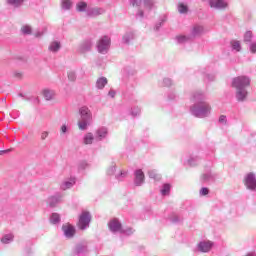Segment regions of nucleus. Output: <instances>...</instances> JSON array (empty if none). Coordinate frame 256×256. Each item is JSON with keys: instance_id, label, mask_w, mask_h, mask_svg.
<instances>
[{"instance_id": "17", "label": "nucleus", "mask_w": 256, "mask_h": 256, "mask_svg": "<svg viewBox=\"0 0 256 256\" xmlns=\"http://www.w3.org/2000/svg\"><path fill=\"white\" fill-rule=\"evenodd\" d=\"M160 192L163 196L169 195L171 193V184H164Z\"/></svg>"}, {"instance_id": "6", "label": "nucleus", "mask_w": 256, "mask_h": 256, "mask_svg": "<svg viewBox=\"0 0 256 256\" xmlns=\"http://www.w3.org/2000/svg\"><path fill=\"white\" fill-rule=\"evenodd\" d=\"M244 184L246 185L247 189H255L256 187V178L255 174L249 173L244 179Z\"/></svg>"}, {"instance_id": "12", "label": "nucleus", "mask_w": 256, "mask_h": 256, "mask_svg": "<svg viewBox=\"0 0 256 256\" xmlns=\"http://www.w3.org/2000/svg\"><path fill=\"white\" fill-rule=\"evenodd\" d=\"M75 255H83V253H87V245L85 244H77L74 249Z\"/></svg>"}, {"instance_id": "37", "label": "nucleus", "mask_w": 256, "mask_h": 256, "mask_svg": "<svg viewBox=\"0 0 256 256\" xmlns=\"http://www.w3.org/2000/svg\"><path fill=\"white\" fill-rule=\"evenodd\" d=\"M48 135H49V133L43 132L42 135H41V139H42V140L47 139Z\"/></svg>"}, {"instance_id": "8", "label": "nucleus", "mask_w": 256, "mask_h": 256, "mask_svg": "<svg viewBox=\"0 0 256 256\" xmlns=\"http://www.w3.org/2000/svg\"><path fill=\"white\" fill-rule=\"evenodd\" d=\"M195 111L198 117H203L205 113L211 111V107H209L207 103L203 102Z\"/></svg>"}, {"instance_id": "31", "label": "nucleus", "mask_w": 256, "mask_h": 256, "mask_svg": "<svg viewBox=\"0 0 256 256\" xmlns=\"http://www.w3.org/2000/svg\"><path fill=\"white\" fill-rule=\"evenodd\" d=\"M11 5H21L23 3V0H8Z\"/></svg>"}, {"instance_id": "3", "label": "nucleus", "mask_w": 256, "mask_h": 256, "mask_svg": "<svg viewBox=\"0 0 256 256\" xmlns=\"http://www.w3.org/2000/svg\"><path fill=\"white\" fill-rule=\"evenodd\" d=\"M214 246L215 243L213 241L202 240L196 245V251H198V253H210Z\"/></svg>"}, {"instance_id": "42", "label": "nucleus", "mask_w": 256, "mask_h": 256, "mask_svg": "<svg viewBox=\"0 0 256 256\" xmlns=\"http://www.w3.org/2000/svg\"><path fill=\"white\" fill-rule=\"evenodd\" d=\"M246 256H256V255L253 253H248Z\"/></svg>"}, {"instance_id": "41", "label": "nucleus", "mask_w": 256, "mask_h": 256, "mask_svg": "<svg viewBox=\"0 0 256 256\" xmlns=\"http://www.w3.org/2000/svg\"><path fill=\"white\" fill-rule=\"evenodd\" d=\"M109 95H111V97H115V93L114 92H109Z\"/></svg>"}, {"instance_id": "24", "label": "nucleus", "mask_w": 256, "mask_h": 256, "mask_svg": "<svg viewBox=\"0 0 256 256\" xmlns=\"http://www.w3.org/2000/svg\"><path fill=\"white\" fill-rule=\"evenodd\" d=\"M251 39H253V32L247 31L244 34V41H245V43H249L251 41Z\"/></svg>"}, {"instance_id": "33", "label": "nucleus", "mask_w": 256, "mask_h": 256, "mask_svg": "<svg viewBox=\"0 0 256 256\" xmlns=\"http://www.w3.org/2000/svg\"><path fill=\"white\" fill-rule=\"evenodd\" d=\"M110 225H121V223L119 222V219L114 218L110 221Z\"/></svg>"}, {"instance_id": "18", "label": "nucleus", "mask_w": 256, "mask_h": 256, "mask_svg": "<svg viewBox=\"0 0 256 256\" xmlns=\"http://www.w3.org/2000/svg\"><path fill=\"white\" fill-rule=\"evenodd\" d=\"M103 13V10L101 8H93L90 12L89 15L90 17H97Z\"/></svg>"}, {"instance_id": "13", "label": "nucleus", "mask_w": 256, "mask_h": 256, "mask_svg": "<svg viewBox=\"0 0 256 256\" xmlns=\"http://www.w3.org/2000/svg\"><path fill=\"white\" fill-rule=\"evenodd\" d=\"M236 97L238 101H245V98L247 97V90L244 88H237Z\"/></svg>"}, {"instance_id": "1", "label": "nucleus", "mask_w": 256, "mask_h": 256, "mask_svg": "<svg viewBox=\"0 0 256 256\" xmlns=\"http://www.w3.org/2000/svg\"><path fill=\"white\" fill-rule=\"evenodd\" d=\"M80 115L81 120L78 122V127L79 129L84 131L85 129H87V125H89V122L92 119L91 110H89L88 107L83 106L80 108Z\"/></svg>"}, {"instance_id": "19", "label": "nucleus", "mask_w": 256, "mask_h": 256, "mask_svg": "<svg viewBox=\"0 0 256 256\" xmlns=\"http://www.w3.org/2000/svg\"><path fill=\"white\" fill-rule=\"evenodd\" d=\"M61 221V218L59 217V214L53 213L50 217V222L53 223V225H57Z\"/></svg>"}, {"instance_id": "29", "label": "nucleus", "mask_w": 256, "mask_h": 256, "mask_svg": "<svg viewBox=\"0 0 256 256\" xmlns=\"http://www.w3.org/2000/svg\"><path fill=\"white\" fill-rule=\"evenodd\" d=\"M202 32H203L202 26H196L193 28V35H201Z\"/></svg>"}, {"instance_id": "9", "label": "nucleus", "mask_w": 256, "mask_h": 256, "mask_svg": "<svg viewBox=\"0 0 256 256\" xmlns=\"http://www.w3.org/2000/svg\"><path fill=\"white\" fill-rule=\"evenodd\" d=\"M210 7L215 9H225L227 7V2L225 0H210Z\"/></svg>"}, {"instance_id": "43", "label": "nucleus", "mask_w": 256, "mask_h": 256, "mask_svg": "<svg viewBox=\"0 0 256 256\" xmlns=\"http://www.w3.org/2000/svg\"><path fill=\"white\" fill-rule=\"evenodd\" d=\"M124 40L126 41V43H129V40H127V37H124Z\"/></svg>"}, {"instance_id": "39", "label": "nucleus", "mask_w": 256, "mask_h": 256, "mask_svg": "<svg viewBox=\"0 0 256 256\" xmlns=\"http://www.w3.org/2000/svg\"><path fill=\"white\" fill-rule=\"evenodd\" d=\"M177 39L178 41H185L187 38L185 36H178Z\"/></svg>"}, {"instance_id": "22", "label": "nucleus", "mask_w": 256, "mask_h": 256, "mask_svg": "<svg viewBox=\"0 0 256 256\" xmlns=\"http://www.w3.org/2000/svg\"><path fill=\"white\" fill-rule=\"evenodd\" d=\"M49 49L50 51L57 52L58 49H61V44L59 42H52Z\"/></svg>"}, {"instance_id": "7", "label": "nucleus", "mask_w": 256, "mask_h": 256, "mask_svg": "<svg viewBox=\"0 0 256 256\" xmlns=\"http://www.w3.org/2000/svg\"><path fill=\"white\" fill-rule=\"evenodd\" d=\"M62 231L67 239L75 237V233L77 232V230H75V226L73 225H63Z\"/></svg>"}, {"instance_id": "25", "label": "nucleus", "mask_w": 256, "mask_h": 256, "mask_svg": "<svg viewBox=\"0 0 256 256\" xmlns=\"http://www.w3.org/2000/svg\"><path fill=\"white\" fill-rule=\"evenodd\" d=\"M178 11H179V13H187V11H188L187 5H185L183 3H179Z\"/></svg>"}, {"instance_id": "27", "label": "nucleus", "mask_w": 256, "mask_h": 256, "mask_svg": "<svg viewBox=\"0 0 256 256\" xmlns=\"http://www.w3.org/2000/svg\"><path fill=\"white\" fill-rule=\"evenodd\" d=\"M231 45H232L233 49H235L237 51H241V43H239V41L234 40L231 42Z\"/></svg>"}, {"instance_id": "32", "label": "nucleus", "mask_w": 256, "mask_h": 256, "mask_svg": "<svg viewBox=\"0 0 256 256\" xmlns=\"http://www.w3.org/2000/svg\"><path fill=\"white\" fill-rule=\"evenodd\" d=\"M200 195H209V189L208 188H202L200 190Z\"/></svg>"}, {"instance_id": "34", "label": "nucleus", "mask_w": 256, "mask_h": 256, "mask_svg": "<svg viewBox=\"0 0 256 256\" xmlns=\"http://www.w3.org/2000/svg\"><path fill=\"white\" fill-rule=\"evenodd\" d=\"M68 79H69L70 81H75V73L70 72V73L68 74Z\"/></svg>"}, {"instance_id": "2", "label": "nucleus", "mask_w": 256, "mask_h": 256, "mask_svg": "<svg viewBox=\"0 0 256 256\" xmlns=\"http://www.w3.org/2000/svg\"><path fill=\"white\" fill-rule=\"evenodd\" d=\"M112 233H121L122 235H133L135 230L129 225H109Z\"/></svg>"}, {"instance_id": "5", "label": "nucleus", "mask_w": 256, "mask_h": 256, "mask_svg": "<svg viewBox=\"0 0 256 256\" xmlns=\"http://www.w3.org/2000/svg\"><path fill=\"white\" fill-rule=\"evenodd\" d=\"M109 45H111V39H109V37L104 36L100 39L97 45L99 53H107Z\"/></svg>"}, {"instance_id": "20", "label": "nucleus", "mask_w": 256, "mask_h": 256, "mask_svg": "<svg viewBox=\"0 0 256 256\" xmlns=\"http://www.w3.org/2000/svg\"><path fill=\"white\" fill-rule=\"evenodd\" d=\"M107 83V78L102 77L97 80V87L98 89H103L105 87V84Z\"/></svg>"}, {"instance_id": "36", "label": "nucleus", "mask_w": 256, "mask_h": 256, "mask_svg": "<svg viewBox=\"0 0 256 256\" xmlns=\"http://www.w3.org/2000/svg\"><path fill=\"white\" fill-rule=\"evenodd\" d=\"M88 227H89V225H80L79 229H80V231H85Z\"/></svg>"}, {"instance_id": "16", "label": "nucleus", "mask_w": 256, "mask_h": 256, "mask_svg": "<svg viewBox=\"0 0 256 256\" xmlns=\"http://www.w3.org/2000/svg\"><path fill=\"white\" fill-rule=\"evenodd\" d=\"M95 138L93 137L92 133H87L84 137V144L85 145H91L93 143V140Z\"/></svg>"}, {"instance_id": "4", "label": "nucleus", "mask_w": 256, "mask_h": 256, "mask_svg": "<svg viewBox=\"0 0 256 256\" xmlns=\"http://www.w3.org/2000/svg\"><path fill=\"white\" fill-rule=\"evenodd\" d=\"M232 85L236 89H244V87H249V85H251V79L246 76H239L234 78Z\"/></svg>"}, {"instance_id": "21", "label": "nucleus", "mask_w": 256, "mask_h": 256, "mask_svg": "<svg viewBox=\"0 0 256 256\" xmlns=\"http://www.w3.org/2000/svg\"><path fill=\"white\" fill-rule=\"evenodd\" d=\"M54 95L55 94L49 90H44V92H43V96L45 97L46 101H51V99H53Z\"/></svg>"}, {"instance_id": "30", "label": "nucleus", "mask_w": 256, "mask_h": 256, "mask_svg": "<svg viewBox=\"0 0 256 256\" xmlns=\"http://www.w3.org/2000/svg\"><path fill=\"white\" fill-rule=\"evenodd\" d=\"M71 187H73V183L71 182H65L63 185H62V189H71Z\"/></svg>"}, {"instance_id": "44", "label": "nucleus", "mask_w": 256, "mask_h": 256, "mask_svg": "<svg viewBox=\"0 0 256 256\" xmlns=\"http://www.w3.org/2000/svg\"><path fill=\"white\" fill-rule=\"evenodd\" d=\"M8 151H11V150H6V151H3V153H7Z\"/></svg>"}, {"instance_id": "23", "label": "nucleus", "mask_w": 256, "mask_h": 256, "mask_svg": "<svg viewBox=\"0 0 256 256\" xmlns=\"http://www.w3.org/2000/svg\"><path fill=\"white\" fill-rule=\"evenodd\" d=\"M76 9H77V11H80V12L85 11V9H87V3H85V2H79V3L76 5Z\"/></svg>"}, {"instance_id": "28", "label": "nucleus", "mask_w": 256, "mask_h": 256, "mask_svg": "<svg viewBox=\"0 0 256 256\" xmlns=\"http://www.w3.org/2000/svg\"><path fill=\"white\" fill-rule=\"evenodd\" d=\"M21 31L24 33V35H31V26H23Z\"/></svg>"}, {"instance_id": "38", "label": "nucleus", "mask_w": 256, "mask_h": 256, "mask_svg": "<svg viewBox=\"0 0 256 256\" xmlns=\"http://www.w3.org/2000/svg\"><path fill=\"white\" fill-rule=\"evenodd\" d=\"M61 131H62V133H67V126L66 125H62Z\"/></svg>"}, {"instance_id": "11", "label": "nucleus", "mask_w": 256, "mask_h": 256, "mask_svg": "<svg viewBox=\"0 0 256 256\" xmlns=\"http://www.w3.org/2000/svg\"><path fill=\"white\" fill-rule=\"evenodd\" d=\"M81 225H89L91 223V214L89 212H83L80 216Z\"/></svg>"}, {"instance_id": "40", "label": "nucleus", "mask_w": 256, "mask_h": 256, "mask_svg": "<svg viewBox=\"0 0 256 256\" xmlns=\"http://www.w3.org/2000/svg\"><path fill=\"white\" fill-rule=\"evenodd\" d=\"M219 122L220 123H225V116H220Z\"/></svg>"}, {"instance_id": "15", "label": "nucleus", "mask_w": 256, "mask_h": 256, "mask_svg": "<svg viewBox=\"0 0 256 256\" xmlns=\"http://www.w3.org/2000/svg\"><path fill=\"white\" fill-rule=\"evenodd\" d=\"M97 139L101 141V139H105L107 137V129L106 128H101L97 132Z\"/></svg>"}, {"instance_id": "10", "label": "nucleus", "mask_w": 256, "mask_h": 256, "mask_svg": "<svg viewBox=\"0 0 256 256\" xmlns=\"http://www.w3.org/2000/svg\"><path fill=\"white\" fill-rule=\"evenodd\" d=\"M145 181V174L143 173V170H136L135 172V184L141 185Z\"/></svg>"}, {"instance_id": "35", "label": "nucleus", "mask_w": 256, "mask_h": 256, "mask_svg": "<svg viewBox=\"0 0 256 256\" xmlns=\"http://www.w3.org/2000/svg\"><path fill=\"white\" fill-rule=\"evenodd\" d=\"M250 51L251 53H256V43L251 44Z\"/></svg>"}, {"instance_id": "26", "label": "nucleus", "mask_w": 256, "mask_h": 256, "mask_svg": "<svg viewBox=\"0 0 256 256\" xmlns=\"http://www.w3.org/2000/svg\"><path fill=\"white\" fill-rule=\"evenodd\" d=\"M71 0H62V8L63 9H71Z\"/></svg>"}, {"instance_id": "14", "label": "nucleus", "mask_w": 256, "mask_h": 256, "mask_svg": "<svg viewBox=\"0 0 256 256\" xmlns=\"http://www.w3.org/2000/svg\"><path fill=\"white\" fill-rule=\"evenodd\" d=\"M13 239V234H6L1 238V243H3V245H9V243H13Z\"/></svg>"}]
</instances>
